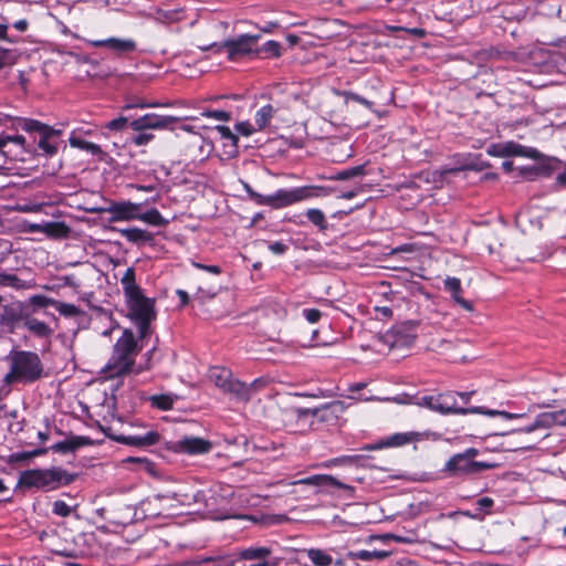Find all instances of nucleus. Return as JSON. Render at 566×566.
<instances>
[{
  "instance_id": "1",
  "label": "nucleus",
  "mask_w": 566,
  "mask_h": 566,
  "mask_svg": "<svg viewBox=\"0 0 566 566\" xmlns=\"http://www.w3.org/2000/svg\"><path fill=\"white\" fill-rule=\"evenodd\" d=\"M120 284L130 313V317L138 327L140 338L150 333V322L155 318L154 301L143 294L136 283V274L133 268H127L120 277Z\"/></svg>"
},
{
  "instance_id": "2",
  "label": "nucleus",
  "mask_w": 566,
  "mask_h": 566,
  "mask_svg": "<svg viewBox=\"0 0 566 566\" xmlns=\"http://www.w3.org/2000/svg\"><path fill=\"white\" fill-rule=\"evenodd\" d=\"M9 371L4 376L7 385L31 384L43 375V365L39 355L29 350H13L8 356Z\"/></svg>"
},
{
  "instance_id": "3",
  "label": "nucleus",
  "mask_w": 566,
  "mask_h": 566,
  "mask_svg": "<svg viewBox=\"0 0 566 566\" xmlns=\"http://www.w3.org/2000/svg\"><path fill=\"white\" fill-rule=\"evenodd\" d=\"M140 348L132 331L124 329L114 345V350L106 366L111 377L120 376L132 370L135 357Z\"/></svg>"
},
{
  "instance_id": "4",
  "label": "nucleus",
  "mask_w": 566,
  "mask_h": 566,
  "mask_svg": "<svg viewBox=\"0 0 566 566\" xmlns=\"http://www.w3.org/2000/svg\"><path fill=\"white\" fill-rule=\"evenodd\" d=\"M74 476L61 468L34 469L23 472L20 476V484L28 488H36L43 491L56 490L67 485Z\"/></svg>"
},
{
  "instance_id": "5",
  "label": "nucleus",
  "mask_w": 566,
  "mask_h": 566,
  "mask_svg": "<svg viewBox=\"0 0 566 566\" xmlns=\"http://www.w3.org/2000/svg\"><path fill=\"white\" fill-rule=\"evenodd\" d=\"M327 195L328 190L326 187L311 185L291 189H279L274 193L266 196L263 201L264 206H269L273 209H282L313 198L325 197Z\"/></svg>"
},
{
  "instance_id": "6",
  "label": "nucleus",
  "mask_w": 566,
  "mask_h": 566,
  "mask_svg": "<svg viewBox=\"0 0 566 566\" xmlns=\"http://www.w3.org/2000/svg\"><path fill=\"white\" fill-rule=\"evenodd\" d=\"M209 379L224 391L234 394L242 400L249 399L248 385L232 378V374L224 367L214 366L209 369Z\"/></svg>"
},
{
  "instance_id": "7",
  "label": "nucleus",
  "mask_w": 566,
  "mask_h": 566,
  "mask_svg": "<svg viewBox=\"0 0 566 566\" xmlns=\"http://www.w3.org/2000/svg\"><path fill=\"white\" fill-rule=\"evenodd\" d=\"M145 202H132L129 200L112 201L107 207L95 209L94 211L108 213L109 222L133 221L138 220L139 210L147 205Z\"/></svg>"
},
{
  "instance_id": "8",
  "label": "nucleus",
  "mask_w": 566,
  "mask_h": 566,
  "mask_svg": "<svg viewBox=\"0 0 566 566\" xmlns=\"http://www.w3.org/2000/svg\"><path fill=\"white\" fill-rule=\"evenodd\" d=\"M29 312H40V307L32 303V295L25 301H17L6 305L1 315V322L11 328L18 327L20 324H24Z\"/></svg>"
},
{
  "instance_id": "9",
  "label": "nucleus",
  "mask_w": 566,
  "mask_h": 566,
  "mask_svg": "<svg viewBox=\"0 0 566 566\" xmlns=\"http://www.w3.org/2000/svg\"><path fill=\"white\" fill-rule=\"evenodd\" d=\"M493 468V464L481 461H471L462 453L452 455L446 463L444 471L453 476L476 474Z\"/></svg>"
},
{
  "instance_id": "10",
  "label": "nucleus",
  "mask_w": 566,
  "mask_h": 566,
  "mask_svg": "<svg viewBox=\"0 0 566 566\" xmlns=\"http://www.w3.org/2000/svg\"><path fill=\"white\" fill-rule=\"evenodd\" d=\"M259 39V35L241 34L235 39L226 41L222 49L226 51L229 60L240 61L251 53H256L255 45Z\"/></svg>"
},
{
  "instance_id": "11",
  "label": "nucleus",
  "mask_w": 566,
  "mask_h": 566,
  "mask_svg": "<svg viewBox=\"0 0 566 566\" xmlns=\"http://www.w3.org/2000/svg\"><path fill=\"white\" fill-rule=\"evenodd\" d=\"M176 122L177 118L174 116L150 113L132 120L129 126L135 132H143L145 129H165Z\"/></svg>"
},
{
  "instance_id": "12",
  "label": "nucleus",
  "mask_w": 566,
  "mask_h": 566,
  "mask_svg": "<svg viewBox=\"0 0 566 566\" xmlns=\"http://www.w3.org/2000/svg\"><path fill=\"white\" fill-rule=\"evenodd\" d=\"M32 303L42 308L53 306L64 317H76L82 314L81 310L73 304L61 302L43 294L32 295Z\"/></svg>"
},
{
  "instance_id": "13",
  "label": "nucleus",
  "mask_w": 566,
  "mask_h": 566,
  "mask_svg": "<svg viewBox=\"0 0 566 566\" xmlns=\"http://www.w3.org/2000/svg\"><path fill=\"white\" fill-rule=\"evenodd\" d=\"M386 342L395 348L409 347L415 338L416 334L413 327L410 324H402L394 327L386 334Z\"/></svg>"
},
{
  "instance_id": "14",
  "label": "nucleus",
  "mask_w": 566,
  "mask_h": 566,
  "mask_svg": "<svg viewBox=\"0 0 566 566\" xmlns=\"http://www.w3.org/2000/svg\"><path fill=\"white\" fill-rule=\"evenodd\" d=\"M114 440L126 446L144 448L157 444L160 440V434L157 430L150 429L144 433L120 434L115 437Z\"/></svg>"
},
{
  "instance_id": "15",
  "label": "nucleus",
  "mask_w": 566,
  "mask_h": 566,
  "mask_svg": "<svg viewBox=\"0 0 566 566\" xmlns=\"http://www.w3.org/2000/svg\"><path fill=\"white\" fill-rule=\"evenodd\" d=\"M489 154L497 157L525 156L534 158L537 151L535 149H527L514 142H506L492 145Z\"/></svg>"
},
{
  "instance_id": "16",
  "label": "nucleus",
  "mask_w": 566,
  "mask_h": 566,
  "mask_svg": "<svg viewBox=\"0 0 566 566\" xmlns=\"http://www.w3.org/2000/svg\"><path fill=\"white\" fill-rule=\"evenodd\" d=\"M211 448L210 441L198 437H185L176 442V450L187 454L208 453Z\"/></svg>"
},
{
  "instance_id": "17",
  "label": "nucleus",
  "mask_w": 566,
  "mask_h": 566,
  "mask_svg": "<svg viewBox=\"0 0 566 566\" xmlns=\"http://www.w3.org/2000/svg\"><path fill=\"white\" fill-rule=\"evenodd\" d=\"M94 48H107L116 53H129L136 50V42L132 39L108 38L104 40H90Z\"/></svg>"
},
{
  "instance_id": "18",
  "label": "nucleus",
  "mask_w": 566,
  "mask_h": 566,
  "mask_svg": "<svg viewBox=\"0 0 566 566\" xmlns=\"http://www.w3.org/2000/svg\"><path fill=\"white\" fill-rule=\"evenodd\" d=\"M436 412L468 415V408L458 407L457 394L448 391L436 395Z\"/></svg>"
},
{
  "instance_id": "19",
  "label": "nucleus",
  "mask_w": 566,
  "mask_h": 566,
  "mask_svg": "<svg viewBox=\"0 0 566 566\" xmlns=\"http://www.w3.org/2000/svg\"><path fill=\"white\" fill-rule=\"evenodd\" d=\"M36 313L38 312H29L24 319L23 327L36 338L49 339L54 331L48 323L34 317Z\"/></svg>"
},
{
  "instance_id": "20",
  "label": "nucleus",
  "mask_w": 566,
  "mask_h": 566,
  "mask_svg": "<svg viewBox=\"0 0 566 566\" xmlns=\"http://www.w3.org/2000/svg\"><path fill=\"white\" fill-rule=\"evenodd\" d=\"M422 439V434L419 432L410 431V432H397L390 434L386 438H382L379 441V448H396L408 444L413 441H420Z\"/></svg>"
},
{
  "instance_id": "21",
  "label": "nucleus",
  "mask_w": 566,
  "mask_h": 566,
  "mask_svg": "<svg viewBox=\"0 0 566 566\" xmlns=\"http://www.w3.org/2000/svg\"><path fill=\"white\" fill-rule=\"evenodd\" d=\"M0 285L12 287L14 290H30L36 286V282L34 279L23 280L15 274L1 272Z\"/></svg>"
},
{
  "instance_id": "22",
  "label": "nucleus",
  "mask_w": 566,
  "mask_h": 566,
  "mask_svg": "<svg viewBox=\"0 0 566 566\" xmlns=\"http://www.w3.org/2000/svg\"><path fill=\"white\" fill-rule=\"evenodd\" d=\"M88 443V438L72 437L52 446V450L60 453H69Z\"/></svg>"
},
{
  "instance_id": "23",
  "label": "nucleus",
  "mask_w": 566,
  "mask_h": 566,
  "mask_svg": "<svg viewBox=\"0 0 566 566\" xmlns=\"http://www.w3.org/2000/svg\"><path fill=\"white\" fill-rule=\"evenodd\" d=\"M276 109L271 105L266 104L256 111L254 115V123L256 125V129L263 130L265 129L271 119L273 118Z\"/></svg>"
},
{
  "instance_id": "24",
  "label": "nucleus",
  "mask_w": 566,
  "mask_h": 566,
  "mask_svg": "<svg viewBox=\"0 0 566 566\" xmlns=\"http://www.w3.org/2000/svg\"><path fill=\"white\" fill-rule=\"evenodd\" d=\"M301 484L317 485V486H336L344 488V484L338 482L332 475H313L298 481Z\"/></svg>"
},
{
  "instance_id": "25",
  "label": "nucleus",
  "mask_w": 566,
  "mask_h": 566,
  "mask_svg": "<svg viewBox=\"0 0 566 566\" xmlns=\"http://www.w3.org/2000/svg\"><path fill=\"white\" fill-rule=\"evenodd\" d=\"M119 233L122 237H124L127 241L138 243V242H146L151 240V234L143 229L139 228H127L119 230Z\"/></svg>"
},
{
  "instance_id": "26",
  "label": "nucleus",
  "mask_w": 566,
  "mask_h": 566,
  "mask_svg": "<svg viewBox=\"0 0 566 566\" xmlns=\"http://www.w3.org/2000/svg\"><path fill=\"white\" fill-rule=\"evenodd\" d=\"M138 220L155 227H161L167 223V221L156 208H151L146 211L140 209Z\"/></svg>"
},
{
  "instance_id": "27",
  "label": "nucleus",
  "mask_w": 566,
  "mask_h": 566,
  "mask_svg": "<svg viewBox=\"0 0 566 566\" xmlns=\"http://www.w3.org/2000/svg\"><path fill=\"white\" fill-rule=\"evenodd\" d=\"M306 555L314 566H329L333 563V557L323 549L310 548Z\"/></svg>"
},
{
  "instance_id": "28",
  "label": "nucleus",
  "mask_w": 566,
  "mask_h": 566,
  "mask_svg": "<svg viewBox=\"0 0 566 566\" xmlns=\"http://www.w3.org/2000/svg\"><path fill=\"white\" fill-rule=\"evenodd\" d=\"M22 129L29 133H38L40 136L45 134H59L54 128L35 119H23Z\"/></svg>"
},
{
  "instance_id": "29",
  "label": "nucleus",
  "mask_w": 566,
  "mask_h": 566,
  "mask_svg": "<svg viewBox=\"0 0 566 566\" xmlns=\"http://www.w3.org/2000/svg\"><path fill=\"white\" fill-rule=\"evenodd\" d=\"M175 396L172 395H154L149 397L151 407L160 410H170L174 407Z\"/></svg>"
},
{
  "instance_id": "30",
  "label": "nucleus",
  "mask_w": 566,
  "mask_h": 566,
  "mask_svg": "<svg viewBox=\"0 0 566 566\" xmlns=\"http://www.w3.org/2000/svg\"><path fill=\"white\" fill-rule=\"evenodd\" d=\"M70 145L72 147H75V148L88 151V153H91L93 155L102 153V149H101V147L98 145H96L94 143H91V142H87V140H84V139H81V138L75 137V136H71L70 137Z\"/></svg>"
},
{
  "instance_id": "31",
  "label": "nucleus",
  "mask_w": 566,
  "mask_h": 566,
  "mask_svg": "<svg viewBox=\"0 0 566 566\" xmlns=\"http://www.w3.org/2000/svg\"><path fill=\"white\" fill-rule=\"evenodd\" d=\"M57 134H43L40 136L38 142V147L43 151V154L52 156L56 153L57 148L55 144L51 143V138L56 136Z\"/></svg>"
},
{
  "instance_id": "32",
  "label": "nucleus",
  "mask_w": 566,
  "mask_h": 566,
  "mask_svg": "<svg viewBox=\"0 0 566 566\" xmlns=\"http://www.w3.org/2000/svg\"><path fill=\"white\" fill-rule=\"evenodd\" d=\"M353 556L355 558H357V559H360V560H364V562H368V560H371L374 558L384 559V558L389 556V553L386 552V551H366V549H363V551H358V552L354 553Z\"/></svg>"
},
{
  "instance_id": "33",
  "label": "nucleus",
  "mask_w": 566,
  "mask_h": 566,
  "mask_svg": "<svg viewBox=\"0 0 566 566\" xmlns=\"http://www.w3.org/2000/svg\"><path fill=\"white\" fill-rule=\"evenodd\" d=\"M545 417H546V412H542V413L537 415L535 420L531 424L526 426L525 428L521 429L520 431L531 433V432L536 431L537 429L551 428L549 421L547 419H545Z\"/></svg>"
},
{
  "instance_id": "34",
  "label": "nucleus",
  "mask_w": 566,
  "mask_h": 566,
  "mask_svg": "<svg viewBox=\"0 0 566 566\" xmlns=\"http://www.w3.org/2000/svg\"><path fill=\"white\" fill-rule=\"evenodd\" d=\"M545 419L549 421L551 428L554 426L566 427V408L556 411H547Z\"/></svg>"
},
{
  "instance_id": "35",
  "label": "nucleus",
  "mask_w": 566,
  "mask_h": 566,
  "mask_svg": "<svg viewBox=\"0 0 566 566\" xmlns=\"http://www.w3.org/2000/svg\"><path fill=\"white\" fill-rule=\"evenodd\" d=\"M307 219L315 226L319 227L321 229H326V220L325 214L319 209H308L306 211Z\"/></svg>"
},
{
  "instance_id": "36",
  "label": "nucleus",
  "mask_w": 566,
  "mask_h": 566,
  "mask_svg": "<svg viewBox=\"0 0 566 566\" xmlns=\"http://www.w3.org/2000/svg\"><path fill=\"white\" fill-rule=\"evenodd\" d=\"M31 229L53 235V234H57L60 232V230H64L65 227L63 223L46 222L43 224H34L31 227Z\"/></svg>"
},
{
  "instance_id": "37",
  "label": "nucleus",
  "mask_w": 566,
  "mask_h": 566,
  "mask_svg": "<svg viewBox=\"0 0 566 566\" xmlns=\"http://www.w3.org/2000/svg\"><path fill=\"white\" fill-rule=\"evenodd\" d=\"M155 19L163 23L175 22L179 19V12L174 10H157Z\"/></svg>"
},
{
  "instance_id": "38",
  "label": "nucleus",
  "mask_w": 566,
  "mask_h": 566,
  "mask_svg": "<svg viewBox=\"0 0 566 566\" xmlns=\"http://www.w3.org/2000/svg\"><path fill=\"white\" fill-rule=\"evenodd\" d=\"M411 403L436 411V395L416 397Z\"/></svg>"
},
{
  "instance_id": "39",
  "label": "nucleus",
  "mask_w": 566,
  "mask_h": 566,
  "mask_svg": "<svg viewBox=\"0 0 566 566\" xmlns=\"http://www.w3.org/2000/svg\"><path fill=\"white\" fill-rule=\"evenodd\" d=\"M235 130L245 137H249V136L253 135L254 133L260 132V129H256L255 123L252 124L248 120L238 123L235 125Z\"/></svg>"
},
{
  "instance_id": "40",
  "label": "nucleus",
  "mask_w": 566,
  "mask_h": 566,
  "mask_svg": "<svg viewBox=\"0 0 566 566\" xmlns=\"http://www.w3.org/2000/svg\"><path fill=\"white\" fill-rule=\"evenodd\" d=\"M73 509L62 500H57L53 503L52 512L55 515L66 517L70 516Z\"/></svg>"
},
{
  "instance_id": "41",
  "label": "nucleus",
  "mask_w": 566,
  "mask_h": 566,
  "mask_svg": "<svg viewBox=\"0 0 566 566\" xmlns=\"http://www.w3.org/2000/svg\"><path fill=\"white\" fill-rule=\"evenodd\" d=\"M364 174V167L363 166H356L353 168L344 169L339 171L335 179L337 180H347L349 178L360 176Z\"/></svg>"
},
{
  "instance_id": "42",
  "label": "nucleus",
  "mask_w": 566,
  "mask_h": 566,
  "mask_svg": "<svg viewBox=\"0 0 566 566\" xmlns=\"http://www.w3.org/2000/svg\"><path fill=\"white\" fill-rule=\"evenodd\" d=\"M258 52L269 53L272 56L280 55V44L276 41L270 40L265 42Z\"/></svg>"
},
{
  "instance_id": "43",
  "label": "nucleus",
  "mask_w": 566,
  "mask_h": 566,
  "mask_svg": "<svg viewBox=\"0 0 566 566\" xmlns=\"http://www.w3.org/2000/svg\"><path fill=\"white\" fill-rule=\"evenodd\" d=\"M444 287L451 294L452 293H461L462 292L461 281L458 277H450V276H448L444 280Z\"/></svg>"
},
{
  "instance_id": "44",
  "label": "nucleus",
  "mask_w": 566,
  "mask_h": 566,
  "mask_svg": "<svg viewBox=\"0 0 566 566\" xmlns=\"http://www.w3.org/2000/svg\"><path fill=\"white\" fill-rule=\"evenodd\" d=\"M128 125V119L126 117H118L113 120H109L106 124V128L109 130L120 132Z\"/></svg>"
},
{
  "instance_id": "45",
  "label": "nucleus",
  "mask_w": 566,
  "mask_h": 566,
  "mask_svg": "<svg viewBox=\"0 0 566 566\" xmlns=\"http://www.w3.org/2000/svg\"><path fill=\"white\" fill-rule=\"evenodd\" d=\"M243 188L250 199H252L256 205L264 206L263 199H265L266 196L254 191L248 182H243Z\"/></svg>"
},
{
  "instance_id": "46",
  "label": "nucleus",
  "mask_w": 566,
  "mask_h": 566,
  "mask_svg": "<svg viewBox=\"0 0 566 566\" xmlns=\"http://www.w3.org/2000/svg\"><path fill=\"white\" fill-rule=\"evenodd\" d=\"M202 116L220 122H228L230 119V114L226 111H207L202 113Z\"/></svg>"
},
{
  "instance_id": "47",
  "label": "nucleus",
  "mask_w": 566,
  "mask_h": 566,
  "mask_svg": "<svg viewBox=\"0 0 566 566\" xmlns=\"http://www.w3.org/2000/svg\"><path fill=\"white\" fill-rule=\"evenodd\" d=\"M216 129L219 132L221 138L230 140L233 145L237 144L238 137L232 133L228 126L218 125Z\"/></svg>"
},
{
  "instance_id": "48",
  "label": "nucleus",
  "mask_w": 566,
  "mask_h": 566,
  "mask_svg": "<svg viewBox=\"0 0 566 566\" xmlns=\"http://www.w3.org/2000/svg\"><path fill=\"white\" fill-rule=\"evenodd\" d=\"M303 316L308 323L315 324L322 317V313L316 308H305L303 310Z\"/></svg>"
},
{
  "instance_id": "49",
  "label": "nucleus",
  "mask_w": 566,
  "mask_h": 566,
  "mask_svg": "<svg viewBox=\"0 0 566 566\" xmlns=\"http://www.w3.org/2000/svg\"><path fill=\"white\" fill-rule=\"evenodd\" d=\"M468 413H482L489 417L500 416L501 410L488 409L484 407H472L468 408Z\"/></svg>"
},
{
  "instance_id": "50",
  "label": "nucleus",
  "mask_w": 566,
  "mask_h": 566,
  "mask_svg": "<svg viewBox=\"0 0 566 566\" xmlns=\"http://www.w3.org/2000/svg\"><path fill=\"white\" fill-rule=\"evenodd\" d=\"M153 138H154L153 134L139 132V134L133 138V143L136 146H144V145H147Z\"/></svg>"
},
{
  "instance_id": "51",
  "label": "nucleus",
  "mask_w": 566,
  "mask_h": 566,
  "mask_svg": "<svg viewBox=\"0 0 566 566\" xmlns=\"http://www.w3.org/2000/svg\"><path fill=\"white\" fill-rule=\"evenodd\" d=\"M269 250L274 254H283L287 250V245L281 241H275L269 244Z\"/></svg>"
},
{
  "instance_id": "52",
  "label": "nucleus",
  "mask_w": 566,
  "mask_h": 566,
  "mask_svg": "<svg viewBox=\"0 0 566 566\" xmlns=\"http://www.w3.org/2000/svg\"><path fill=\"white\" fill-rule=\"evenodd\" d=\"M192 265L197 269L207 271L214 275H218L221 272V269L218 265H205V264L197 263V262H192Z\"/></svg>"
},
{
  "instance_id": "53",
  "label": "nucleus",
  "mask_w": 566,
  "mask_h": 566,
  "mask_svg": "<svg viewBox=\"0 0 566 566\" xmlns=\"http://www.w3.org/2000/svg\"><path fill=\"white\" fill-rule=\"evenodd\" d=\"M452 298L460 305L462 306L464 310L467 311H472L473 310V306L472 304L464 300L462 296H461V293H452Z\"/></svg>"
},
{
  "instance_id": "54",
  "label": "nucleus",
  "mask_w": 566,
  "mask_h": 566,
  "mask_svg": "<svg viewBox=\"0 0 566 566\" xmlns=\"http://www.w3.org/2000/svg\"><path fill=\"white\" fill-rule=\"evenodd\" d=\"M10 63V50L0 48V70Z\"/></svg>"
},
{
  "instance_id": "55",
  "label": "nucleus",
  "mask_w": 566,
  "mask_h": 566,
  "mask_svg": "<svg viewBox=\"0 0 566 566\" xmlns=\"http://www.w3.org/2000/svg\"><path fill=\"white\" fill-rule=\"evenodd\" d=\"M3 137L6 139V146L9 143H14V144L21 145V146L25 143V138L22 135H15V136L6 135Z\"/></svg>"
},
{
  "instance_id": "56",
  "label": "nucleus",
  "mask_w": 566,
  "mask_h": 566,
  "mask_svg": "<svg viewBox=\"0 0 566 566\" xmlns=\"http://www.w3.org/2000/svg\"><path fill=\"white\" fill-rule=\"evenodd\" d=\"M476 504H478L479 509L486 511L492 507L493 500L490 497H481L478 500Z\"/></svg>"
},
{
  "instance_id": "57",
  "label": "nucleus",
  "mask_w": 566,
  "mask_h": 566,
  "mask_svg": "<svg viewBox=\"0 0 566 566\" xmlns=\"http://www.w3.org/2000/svg\"><path fill=\"white\" fill-rule=\"evenodd\" d=\"M403 31L416 38H423L426 35V31L421 28H405Z\"/></svg>"
},
{
  "instance_id": "58",
  "label": "nucleus",
  "mask_w": 566,
  "mask_h": 566,
  "mask_svg": "<svg viewBox=\"0 0 566 566\" xmlns=\"http://www.w3.org/2000/svg\"><path fill=\"white\" fill-rule=\"evenodd\" d=\"M28 21L24 19L18 20L13 23V28L19 32H24L28 29Z\"/></svg>"
},
{
  "instance_id": "59",
  "label": "nucleus",
  "mask_w": 566,
  "mask_h": 566,
  "mask_svg": "<svg viewBox=\"0 0 566 566\" xmlns=\"http://www.w3.org/2000/svg\"><path fill=\"white\" fill-rule=\"evenodd\" d=\"M524 416H525L524 413H513V412H507V411H502V410L500 413V417H503L509 420L523 418Z\"/></svg>"
},
{
  "instance_id": "60",
  "label": "nucleus",
  "mask_w": 566,
  "mask_h": 566,
  "mask_svg": "<svg viewBox=\"0 0 566 566\" xmlns=\"http://www.w3.org/2000/svg\"><path fill=\"white\" fill-rule=\"evenodd\" d=\"M462 454L470 459L471 461H474L473 459L479 454V451L475 448H469L464 452H462Z\"/></svg>"
},
{
  "instance_id": "61",
  "label": "nucleus",
  "mask_w": 566,
  "mask_h": 566,
  "mask_svg": "<svg viewBox=\"0 0 566 566\" xmlns=\"http://www.w3.org/2000/svg\"><path fill=\"white\" fill-rule=\"evenodd\" d=\"M264 382L265 381L263 379H255L251 385H249L248 386V388H249V397L251 396L252 389H254V388L256 389V388L263 386Z\"/></svg>"
},
{
  "instance_id": "62",
  "label": "nucleus",
  "mask_w": 566,
  "mask_h": 566,
  "mask_svg": "<svg viewBox=\"0 0 566 566\" xmlns=\"http://www.w3.org/2000/svg\"><path fill=\"white\" fill-rule=\"evenodd\" d=\"M457 399L460 398L463 403H468L471 399L472 392H455Z\"/></svg>"
},
{
  "instance_id": "63",
  "label": "nucleus",
  "mask_w": 566,
  "mask_h": 566,
  "mask_svg": "<svg viewBox=\"0 0 566 566\" xmlns=\"http://www.w3.org/2000/svg\"><path fill=\"white\" fill-rule=\"evenodd\" d=\"M366 387V384L365 382H356L354 385H350L349 386V391H358V390H361Z\"/></svg>"
},
{
  "instance_id": "64",
  "label": "nucleus",
  "mask_w": 566,
  "mask_h": 566,
  "mask_svg": "<svg viewBox=\"0 0 566 566\" xmlns=\"http://www.w3.org/2000/svg\"><path fill=\"white\" fill-rule=\"evenodd\" d=\"M556 181L559 186H566V172H562L557 176Z\"/></svg>"
}]
</instances>
